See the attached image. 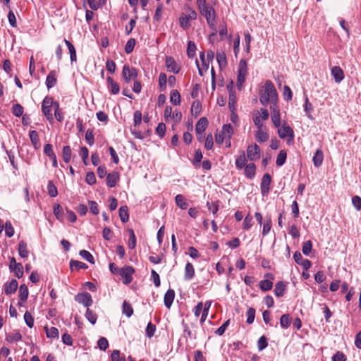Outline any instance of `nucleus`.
<instances>
[{
	"instance_id": "obj_1",
	"label": "nucleus",
	"mask_w": 361,
	"mask_h": 361,
	"mask_svg": "<svg viewBox=\"0 0 361 361\" xmlns=\"http://www.w3.org/2000/svg\"><path fill=\"white\" fill-rule=\"evenodd\" d=\"M197 5L200 14L205 18L207 25L212 30V35H215L217 28L216 15L214 7L208 4L206 0H197Z\"/></svg>"
},
{
	"instance_id": "obj_2",
	"label": "nucleus",
	"mask_w": 361,
	"mask_h": 361,
	"mask_svg": "<svg viewBox=\"0 0 361 361\" xmlns=\"http://www.w3.org/2000/svg\"><path fill=\"white\" fill-rule=\"evenodd\" d=\"M259 102L267 106L269 104H274L278 102V94L274 85L270 80H267L259 92Z\"/></svg>"
},
{
	"instance_id": "obj_3",
	"label": "nucleus",
	"mask_w": 361,
	"mask_h": 361,
	"mask_svg": "<svg viewBox=\"0 0 361 361\" xmlns=\"http://www.w3.org/2000/svg\"><path fill=\"white\" fill-rule=\"evenodd\" d=\"M234 130L230 123L224 124L221 131L215 135V141L217 144L221 145L224 140H230L233 135Z\"/></svg>"
},
{
	"instance_id": "obj_4",
	"label": "nucleus",
	"mask_w": 361,
	"mask_h": 361,
	"mask_svg": "<svg viewBox=\"0 0 361 361\" xmlns=\"http://www.w3.org/2000/svg\"><path fill=\"white\" fill-rule=\"evenodd\" d=\"M269 114L266 109H260L253 114L252 121L257 128H264V121L269 118Z\"/></svg>"
},
{
	"instance_id": "obj_5",
	"label": "nucleus",
	"mask_w": 361,
	"mask_h": 361,
	"mask_svg": "<svg viewBox=\"0 0 361 361\" xmlns=\"http://www.w3.org/2000/svg\"><path fill=\"white\" fill-rule=\"evenodd\" d=\"M53 106V98L51 97H46L42 103V111L46 116L47 119L51 122L54 120L53 114L51 112Z\"/></svg>"
},
{
	"instance_id": "obj_6",
	"label": "nucleus",
	"mask_w": 361,
	"mask_h": 361,
	"mask_svg": "<svg viewBox=\"0 0 361 361\" xmlns=\"http://www.w3.org/2000/svg\"><path fill=\"white\" fill-rule=\"evenodd\" d=\"M278 134L280 138L284 139L287 137V143L290 145L294 140L293 130L286 123H283L281 128H279Z\"/></svg>"
},
{
	"instance_id": "obj_7",
	"label": "nucleus",
	"mask_w": 361,
	"mask_h": 361,
	"mask_svg": "<svg viewBox=\"0 0 361 361\" xmlns=\"http://www.w3.org/2000/svg\"><path fill=\"white\" fill-rule=\"evenodd\" d=\"M247 74V64L245 60L241 59L238 65V73L237 77V86L241 88Z\"/></svg>"
},
{
	"instance_id": "obj_8",
	"label": "nucleus",
	"mask_w": 361,
	"mask_h": 361,
	"mask_svg": "<svg viewBox=\"0 0 361 361\" xmlns=\"http://www.w3.org/2000/svg\"><path fill=\"white\" fill-rule=\"evenodd\" d=\"M247 159L252 161H257L260 159L261 149L257 144L248 145L247 148Z\"/></svg>"
},
{
	"instance_id": "obj_9",
	"label": "nucleus",
	"mask_w": 361,
	"mask_h": 361,
	"mask_svg": "<svg viewBox=\"0 0 361 361\" xmlns=\"http://www.w3.org/2000/svg\"><path fill=\"white\" fill-rule=\"evenodd\" d=\"M134 271V269L130 266H126L119 269V274L122 277L123 283L128 284L132 281V275Z\"/></svg>"
},
{
	"instance_id": "obj_10",
	"label": "nucleus",
	"mask_w": 361,
	"mask_h": 361,
	"mask_svg": "<svg viewBox=\"0 0 361 361\" xmlns=\"http://www.w3.org/2000/svg\"><path fill=\"white\" fill-rule=\"evenodd\" d=\"M200 59L201 61V65L199 64V61L196 59V65L198 69V73L200 75L203 76L204 73L207 71L209 69V66L210 62H209L205 57V54L204 51H201L200 53Z\"/></svg>"
},
{
	"instance_id": "obj_11",
	"label": "nucleus",
	"mask_w": 361,
	"mask_h": 361,
	"mask_svg": "<svg viewBox=\"0 0 361 361\" xmlns=\"http://www.w3.org/2000/svg\"><path fill=\"white\" fill-rule=\"evenodd\" d=\"M9 269L18 279L23 276V267L21 263H17L14 257L10 259Z\"/></svg>"
},
{
	"instance_id": "obj_12",
	"label": "nucleus",
	"mask_w": 361,
	"mask_h": 361,
	"mask_svg": "<svg viewBox=\"0 0 361 361\" xmlns=\"http://www.w3.org/2000/svg\"><path fill=\"white\" fill-rule=\"evenodd\" d=\"M137 75V70L134 68H130L128 65H125L122 71V76L126 82L135 79Z\"/></svg>"
},
{
	"instance_id": "obj_13",
	"label": "nucleus",
	"mask_w": 361,
	"mask_h": 361,
	"mask_svg": "<svg viewBox=\"0 0 361 361\" xmlns=\"http://www.w3.org/2000/svg\"><path fill=\"white\" fill-rule=\"evenodd\" d=\"M75 300L80 304H82L85 307H90L92 304V296L89 293H78L75 295Z\"/></svg>"
},
{
	"instance_id": "obj_14",
	"label": "nucleus",
	"mask_w": 361,
	"mask_h": 361,
	"mask_svg": "<svg viewBox=\"0 0 361 361\" xmlns=\"http://www.w3.org/2000/svg\"><path fill=\"white\" fill-rule=\"evenodd\" d=\"M166 67L167 71L172 72L175 74L178 73L180 70V66L178 64L174 59L171 56H166L165 60Z\"/></svg>"
},
{
	"instance_id": "obj_15",
	"label": "nucleus",
	"mask_w": 361,
	"mask_h": 361,
	"mask_svg": "<svg viewBox=\"0 0 361 361\" xmlns=\"http://www.w3.org/2000/svg\"><path fill=\"white\" fill-rule=\"evenodd\" d=\"M271 181V176L269 173H265L262 177L260 185L261 192L263 195H266L269 193Z\"/></svg>"
},
{
	"instance_id": "obj_16",
	"label": "nucleus",
	"mask_w": 361,
	"mask_h": 361,
	"mask_svg": "<svg viewBox=\"0 0 361 361\" xmlns=\"http://www.w3.org/2000/svg\"><path fill=\"white\" fill-rule=\"evenodd\" d=\"M269 135L265 127L257 128L255 133V139L258 142H265L269 140Z\"/></svg>"
},
{
	"instance_id": "obj_17",
	"label": "nucleus",
	"mask_w": 361,
	"mask_h": 361,
	"mask_svg": "<svg viewBox=\"0 0 361 361\" xmlns=\"http://www.w3.org/2000/svg\"><path fill=\"white\" fill-rule=\"evenodd\" d=\"M18 281L16 279H12L4 284V292L6 295H11L16 293L18 288Z\"/></svg>"
},
{
	"instance_id": "obj_18",
	"label": "nucleus",
	"mask_w": 361,
	"mask_h": 361,
	"mask_svg": "<svg viewBox=\"0 0 361 361\" xmlns=\"http://www.w3.org/2000/svg\"><path fill=\"white\" fill-rule=\"evenodd\" d=\"M331 71L336 82L340 83L343 80L344 73L341 67L334 66Z\"/></svg>"
},
{
	"instance_id": "obj_19",
	"label": "nucleus",
	"mask_w": 361,
	"mask_h": 361,
	"mask_svg": "<svg viewBox=\"0 0 361 361\" xmlns=\"http://www.w3.org/2000/svg\"><path fill=\"white\" fill-rule=\"evenodd\" d=\"M208 126V121L205 117H202L197 123L195 130L197 135H202Z\"/></svg>"
},
{
	"instance_id": "obj_20",
	"label": "nucleus",
	"mask_w": 361,
	"mask_h": 361,
	"mask_svg": "<svg viewBox=\"0 0 361 361\" xmlns=\"http://www.w3.org/2000/svg\"><path fill=\"white\" fill-rule=\"evenodd\" d=\"M195 276V269L190 262H187L184 270V279L190 281Z\"/></svg>"
},
{
	"instance_id": "obj_21",
	"label": "nucleus",
	"mask_w": 361,
	"mask_h": 361,
	"mask_svg": "<svg viewBox=\"0 0 361 361\" xmlns=\"http://www.w3.org/2000/svg\"><path fill=\"white\" fill-rule=\"evenodd\" d=\"M119 180V174L118 172L114 171L109 173L106 177V185L110 187H114Z\"/></svg>"
},
{
	"instance_id": "obj_22",
	"label": "nucleus",
	"mask_w": 361,
	"mask_h": 361,
	"mask_svg": "<svg viewBox=\"0 0 361 361\" xmlns=\"http://www.w3.org/2000/svg\"><path fill=\"white\" fill-rule=\"evenodd\" d=\"M227 88L229 92L228 107L232 111H233L235 109V105L236 104V94L235 92L233 90L232 85H228Z\"/></svg>"
},
{
	"instance_id": "obj_23",
	"label": "nucleus",
	"mask_w": 361,
	"mask_h": 361,
	"mask_svg": "<svg viewBox=\"0 0 361 361\" xmlns=\"http://www.w3.org/2000/svg\"><path fill=\"white\" fill-rule=\"evenodd\" d=\"M255 172L256 166L253 163L248 164L244 167V174L249 179H252L255 177Z\"/></svg>"
},
{
	"instance_id": "obj_24",
	"label": "nucleus",
	"mask_w": 361,
	"mask_h": 361,
	"mask_svg": "<svg viewBox=\"0 0 361 361\" xmlns=\"http://www.w3.org/2000/svg\"><path fill=\"white\" fill-rule=\"evenodd\" d=\"M29 137L35 149H39L41 146V144L38 133L36 130H30L29 133Z\"/></svg>"
},
{
	"instance_id": "obj_25",
	"label": "nucleus",
	"mask_w": 361,
	"mask_h": 361,
	"mask_svg": "<svg viewBox=\"0 0 361 361\" xmlns=\"http://www.w3.org/2000/svg\"><path fill=\"white\" fill-rule=\"evenodd\" d=\"M175 297V292L172 289H169L164 295V305L166 307L170 308Z\"/></svg>"
},
{
	"instance_id": "obj_26",
	"label": "nucleus",
	"mask_w": 361,
	"mask_h": 361,
	"mask_svg": "<svg viewBox=\"0 0 361 361\" xmlns=\"http://www.w3.org/2000/svg\"><path fill=\"white\" fill-rule=\"evenodd\" d=\"M107 83H108V88L111 91V94H116L120 91V87L118 84L114 81L113 78L111 77H107L106 78Z\"/></svg>"
},
{
	"instance_id": "obj_27",
	"label": "nucleus",
	"mask_w": 361,
	"mask_h": 361,
	"mask_svg": "<svg viewBox=\"0 0 361 361\" xmlns=\"http://www.w3.org/2000/svg\"><path fill=\"white\" fill-rule=\"evenodd\" d=\"M22 339V336L18 331H13L6 334V340L8 343H14Z\"/></svg>"
},
{
	"instance_id": "obj_28",
	"label": "nucleus",
	"mask_w": 361,
	"mask_h": 361,
	"mask_svg": "<svg viewBox=\"0 0 361 361\" xmlns=\"http://www.w3.org/2000/svg\"><path fill=\"white\" fill-rule=\"evenodd\" d=\"M46 336L48 338L54 339V338H59V330L56 327H48L47 326H45L44 327Z\"/></svg>"
},
{
	"instance_id": "obj_29",
	"label": "nucleus",
	"mask_w": 361,
	"mask_h": 361,
	"mask_svg": "<svg viewBox=\"0 0 361 361\" xmlns=\"http://www.w3.org/2000/svg\"><path fill=\"white\" fill-rule=\"evenodd\" d=\"M56 84V72L51 71L47 77L46 85L48 89L53 87Z\"/></svg>"
},
{
	"instance_id": "obj_30",
	"label": "nucleus",
	"mask_w": 361,
	"mask_h": 361,
	"mask_svg": "<svg viewBox=\"0 0 361 361\" xmlns=\"http://www.w3.org/2000/svg\"><path fill=\"white\" fill-rule=\"evenodd\" d=\"M286 286L283 281H279L275 285L274 294L276 297H281L283 295L286 290Z\"/></svg>"
},
{
	"instance_id": "obj_31",
	"label": "nucleus",
	"mask_w": 361,
	"mask_h": 361,
	"mask_svg": "<svg viewBox=\"0 0 361 361\" xmlns=\"http://www.w3.org/2000/svg\"><path fill=\"white\" fill-rule=\"evenodd\" d=\"M323 159L324 155L321 149H317L312 159L314 166H320L322 164Z\"/></svg>"
},
{
	"instance_id": "obj_32",
	"label": "nucleus",
	"mask_w": 361,
	"mask_h": 361,
	"mask_svg": "<svg viewBox=\"0 0 361 361\" xmlns=\"http://www.w3.org/2000/svg\"><path fill=\"white\" fill-rule=\"evenodd\" d=\"M29 291L25 284L20 285L19 288V297L22 302H25L28 298Z\"/></svg>"
},
{
	"instance_id": "obj_33",
	"label": "nucleus",
	"mask_w": 361,
	"mask_h": 361,
	"mask_svg": "<svg viewBox=\"0 0 361 361\" xmlns=\"http://www.w3.org/2000/svg\"><path fill=\"white\" fill-rule=\"evenodd\" d=\"M216 60L220 69H223L227 65V59L226 54L223 51L216 53Z\"/></svg>"
},
{
	"instance_id": "obj_34",
	"label": "nucleus",
	"mask_w": 361,
	"mask_h": 361,
	"mask_svg": "<svg viewBox=\"0 0 361 361\" xmlns=\"http://www.w3.org/2000/svg\"><path fill=\"white\" fill-rule=\"evenodd\" d=\"M18 254L22 258H27L29 251L27 248V243L24 241H21L18 245Z\"/></svg>"
},
{
	"instance_id": "obj_35",
	"label": "nucleus",
	"mask_w": 361,
	"mask_h": 361,
	"mask_svg": "<svg viewBox=\"0 0 361 361\" xmlns=\"http://www.w3.org/2000/svg\"><path fill=\"white\" fill-rule=\"evenodd\" d=\"M247 159L244 152H242V154L236 158L235 160V166L238 169H243L246 164Z\"/></svg>"
},
{
	"instance_id": "obj_36",
	"label": "nucleus",
	"mask_w": 361,
	"mask_h": 361,
	"mask_svg": "<svg viewBox=\"0 0 361 361\" xmlns=\"http://www.w3.org/2000/svg\"><path fill=\"white\" fill-rule=\"evenodd\" d=\"M119 217L122 222L126 223L129 219L128 209L127 206H121L118 210Z\"/></svg>"
},
{
	"instance_id": "obj_37",
	"label": "nucleus",
	"mask_w": 361,
	"mask_h": 361,
	"mask_svg": "<svg viewBox=\"0 0 361 361\" xmlns=\"http://www.w3.org/2000/svg\"><path fill=\"white\" fill-rule=\"evenodd\" d=\"M304 111L307 115V116L310 118L313 119V117L312 116V112L313 111V106L310 102L307 97H305V104H304Z\"/></svg>"
},
{
	"instance_id": "obj_38",
	"label": "nucleus",
	"mask_w": 361,
	"mask_h": 361,
	"mask_svg": "<svg viewBox=\"0 0 361 361\" xmlns=\"http://www.w3.org/2000/svg\"><path fill=\"white\" fill-rule=\"evenodd\" d=\"M64 42L68 49L71 61H75L77 60V56H76V51H75L74 46L73 45L72 43H71L68 40H67L66 39H64Z\"/></svg>"
},
{
	"instance_id": "obj_39",
	"label": "nucleus",
	"mask_w": 361,
	"mask_h": 361,
	"mask_svg": "<svg viewBox=\"0 0 361 361\" xmlns=\"http://www.w3.org/2000/svg\"><path fill=\"white\" fill-rule=\"evenodd\" d=\"M175 202L176 205L182 209H185L188 207L186 200L182 195H177L175 197Z\"/></svg>"
},
{
	"instance_id": "obj_40",
	"label": "nucleus",
	"mask_w": 361,
	"mask_h": 361,
	"mask_svg": "<svg viewBox=\"0 0 361 361\" xmlns=\"http://www.w3.org/2000/svg\"><path fill=\"white\" fill-rule=\"evenodd\" d=\"M190 21V20L185 13H183L179 18L180 26L184 30H188L191 26Z\"/></svg>"
},
{
	"instance_id": "obj_41",
	"label": "nucleus",
	"mask_w": 361,
	"mask_h": 361,
	"mask_svg": "<svg viewBox=\"0 0 361 361\" xmlns=\"http://www.w3.org/2000/svg\"><path fill=\"white\" fill-rule=\"evenodd\" d=\"M170 101L173 105H178L180 103V94L178 90H173L171 92Z\"/></svg>"
},
{
	"instance_id": "obj_42",
	"label": "nucleus",
	"mask_w": 361,
	"mask_h": 361,
	"mask_svg": "<svg viewBox=\"0 0 361 361\" xmlns=\"http://www.w3.org/2000/svg\"><path fill=\"white\" fill-rule=\"evenodd\" d=\"M71 154H72V152H71V147L68 145L64 146L63 148L62 157H63V160L66 163H68L70 161L71 158Z\"/></svg>"
},
{
	"instance_id": "obj_43",
	"label": "nucleus",
	"mask_w": 361,
	"mask_h": 361,
	"mask_svg": "<svg viewBox=\"0 0 361 361\" xmlns=\"http://www.w3.org/2000/svg\"><path fill=\"white\" fill-rule=\"evenodd\" d=\"M128 231L130 234L128 243V247L130 249H134L136 246V237H135V233L132 228H129L128 230Z\"/></svg>"
},
{
	"instance_id": "obj_44",
	"label": "nucleus",
	"mask_w": 361,
	"mask_h": 361,
	"mask_svg": "<svg viewBox=\"0 0 361 361\" xmlns=\"http://www.w3.org/2000/svg\"><path fill=\"white\" fill-rule=\"evenodd\" d=\"M287 154L286 151L281 150L276 157V164L278 166H281L284 164L286 159Z\"/></svg>"
},
{
	"instance_id": "obj_45",
	"label": "nucleus",
	"mask_w": 361,
	"mask_h": 361,
	"mask_svg": "<svg viewBox=\"0 0 361 361\" xmlns=\"http://www.w3.org/2000/svg\"><path fill=\"white\" fill-rule=\"evenodd\" d=\"M259 288L262 291H267L272 288L273 283L270 280H262L259 282Z\"/></svg>"
},
{
	"instance_id": "obj_46",
	"label": "nucleus",
	"mask_w": 361,
	"mask_h": 361,
	"mask_svg": "<svg viewBox=\"0 0 361 361\" xmlns=\"http://www.w3.org/2000/svg\"><path fill=\"white\" fill-rule=\"evenodd\" d=\"M196 45L192 42L189 41L187 47V54L189 58H194L195 56Z\"/></svg>"
},
{
	"instance_id": "obj_47",
	"label": "nucleus",
	"mask_w": 361,
	"mask_h": 361,
	"mask_svg": "<svg viewBox=\"0 0 361 361\" xmlns=\"http://www.w3.org/2000/svg\"><path fill=\"white\" fill-rule=\"evenodd\" d=\"M167 76L164 73H161L159 75V85L160 90L164 91L166 88Z\"/></svg>"
},
{
	"instance_id": "obj_48",
	"label": "nucleus",
	"mask_w": 361,
	"mask_h": 361,
	"mask_svg": "<svg viewBox=\"0 0 361 361\" xmlns=\"http://www.w3.org/2000/svg\"><path fill=\"white\" fill-rule=\"evenodd\" d=\"M290 317L288 314H283L280 319V325L283 329H287L290 325Z\"/></svg>"
},
{
	"instance_id": "obj_49",
	"label": "nucleus",
	"mask_w": 361,
	"mask_h": 361,
	"mask_svg": "<svg viewBox=\"0 0 361 361\" xmlns=\"http://www.w3.org/2000/svg\"><path fill=\"white\" fill-rule=\"evenodd\" d=\"M70 267L71 269H75L77 270L87 268V266L85 263L76 260H71L70 262Z\"/></svg>"
},
{
	"instance_id": "obj_50",
	"label": "nucleus",
	"mask_w": 361,
	"mask_h": 361,
	"mask_svg": "<svg viewBox=\"0 0 361 361\" xmlns=\"http://www.w3.org/2000/svg\"><path fill=\"white\" fill-rule=\"evenodd\" d=\"M123 313L128 317H130L133 314V310L130 304L124 301L123 303Z\"/></svg>"
},
{
	"instance_id": "obj_51",
	"label": "nucleus",
	"mask_w": 361,
	"mask_h": 361,
	"mask_svg": "<svg viewBox=\"0 0 361 361\" xmlns=\"http://www.w3.org/2000/svg\"><path fill=\"white\" fill-rule=\"evenodd\" d=\"M47 191L49 195L51 197H55L58 195V191L56 187L54 185L52 181H49L47 185Z\"/></svg>"
},
{
	"instance_id": "obj_52",
	"label": "nucleus",
	"mask_w": 361,
	"mask_h": 361,
	"mask_svg": "<svg viewBox=\"0 0 361 361\" xmlns=\"http://www.w3.org/2000/svg\"><path fill=\"white\" fill-rule=\"evenodd\" d=\"M85 317L92 324H94L97 319V316L89 308L86 310Z\"/></svg>"
},
{
	"instance_id": "obj_53",
	"label": "nucleus",
	"mask_w": 361,
	"mask_h": 361,
	"mask_svg": "<svg viewBox=\"0 0 361 361\" xmlns=\"http://www.w3.org/2000/svg\"><path fill=\"white\" fill-rule=\"evenodd\" d=\"M80 255L84 259L87 260L90 263H91V264L94 263V257L90 252L85 250H82L80 251Z\"/></svg>"
},
{
	"instance_id": "obj_54",
	"label": "nucleus",
	"mask_w": 361,
	"mask_h": 361,
	"mask_svg": "<svg viewBox=\"0 0 361 361\" xmlns=\"http://www.w3.org/2000/svg\"><path fill=\"white\" fill-rule=\"evenodd\" d=\"M80 155L82 157V161L85 165L88 164V156H89V151L86 147H82L80 148Z\"/></svg>"
},
{
	"instance_id": "obj_55",
	"label": "nucleus",
	"mask_w": 361,
	"mask_h": 361,
	"mask_svg": "<svg viewBox=\"0 0 361 361\" xmlns=\"http://www.w3.org/2000/svg\"><path fill=\"white\" fill-rule=\"evenodd\" d=\"M24 320L26 324L30 327L32 328L34 326V318L32 316L31 313L28 311L25 312L24 314Z\"/></svg>"
},
{
	"instance_id": "obj_56",
	"label": "nucleus",
	"mask_w": 361,
	"mask_h": 361,
	"mask_svg": "<svg viewBox=\"0 0 361 361\" xmlns=\"http://www.w3.org/2000/svg\"><path fill=\"white\" fill-rule=\"evenodd\" d=\"M85 140L90 146L94 143V137L92 130L88 129L85 133Z\"/></svg>"
},
{
	"instance_id": "obj_57",
	"label": "nucleus",
	"mask_w": 361,
	"mask_h": 361,
	"mask_svg": "<svg viewBox=\"0 0 361 361\" xmlns=\"http://www.w3.org/2000/svg\"><path fill=\"white\" fill-rule=\"evenodd\" d=\"M247 323L250 324H252L255 316V310L252 307H250L247 311Z\"/></svg>"
},
{
	"instance_id": "obj_58",
	"label": "nucleus",
	"mask_w": 361,
	"mask_h": 361,
	"mask_svg": "<svg viewBox=\"0 0 361 361\" xmlns=\"http://www.w3.org/2000/svg\"><path fill=\"white\" fill-rule=\"evenodd\" d=\"M135 39L133 38H130L126 43L125 46V51L127 54H130L135 47Z\"/></svg>"
},
{
	"instance_id": "obj_59",
	"label": "nucleus",
	"mask_w": 361,
	"mask_h": 361,
	"mask_svg": "<svg viewBox=\"0 0 361 361\" xmlns=\"http://www.w3.org/2000/svg\"><path fill=\"white\" fill-rule=\"evenodd\" d=\"M54 214L59 220H62L63 212V209L59 204H55L54 206Z\"/></svg>"
},
{
	"instance_id": "obj_60",
	"label": "nucleus",
	"mask_w": 361,
	"mask_h": 361,
	"mask_svg": "<svg viewBox=\"0 0 361 361\" xmlns=\"http://www.w3.org/2000/svg\"><path fill=\"white\" fill-rule=\"evenodd\" d=\"M312 243L310 240H307L303 243L302 252L305 255H309L312 252Z\"/></svg>"
},
{
	"instance_id": "obj_61",
	"label": "nucleus",
	"mask_w": 361,
	"mask_h": 361,
	"mask_svg": "<svg viewBox=\"0 0 361 361\" xmlns=\"http://www.w3.org/2000/svg\"><path fill=\"white\" fill-rule=\"evenodd\" d=\"M5 233L8 238L14 235V228L10 221H6L5 224Z\"/></svg>"
},
{
	"instance_id": "obj_62",
	"label": "nucleus",
	"mask_w": 361,
	"mask_h": 361,
	"mask_svg": "<svg viewBox=\"0 0 361 361\" xmlns=\"http://www.w3.org/2000/svg\"><path fill=\"white\" fill-rule=\"evenodd\" d=\"M12 112L16 116L20 117L23 114V107L18 104H14Z\"/></svg>"
},
{
	"instance_id": "obj_63",
	"label": "nucleus",
	"mask_w": 361,
	"mask_h": 361,
	"mask_svg": "<svg viewBox=\"0 0 361 361\" xmlns=\"http://www.w3.org/2000/svg\"><path fill=\"white\" fill-rule=\"evenodd\" d=\"M352 204L353 207L357 210L361 211V197L355 195L352 198Z\"/></svg>"
},
{
	"instance_id": "obj_64",
	"label": "nucleus",
	"mask_w": 361,
	"mask_h": 361,
	"mask_svg": "<svg viewBox=\"0 0 361 361\" xmlns=\"http://www.w3.org/2000/svg\"><path fill=\"white\" fill-rule=\"evenodd\" d=\"M111 357L112 361H126L124 357H121L120 351L118 350H113Z\"/></svg>"
}]
</instances>
